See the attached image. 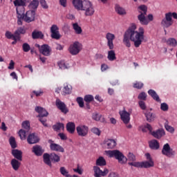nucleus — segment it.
Segmentation results:
<instances>
[{
  "mask_svg": "<svg viewBox=\"0 0 177 177\" xmlns=\"http://www.w3.org/2000/svg\"><path fill=\"white\" fill-rule=\"evenodd\" d=\"M104 145L108 149H114L115 146H117V142L113 139H105L104 141Z\"/></svg>",
  "mask_w": 177,
  "mask_h": 177,
  "instance_id": "nucleus-23",
  "label": "nucleus"
},
{
  "mask_svg": "<svg viewBox=\"0 0 177 177\" xmlns=\"http://www.w3.org/2000/svg\"><path fill=\"white\" fill-rule=\"evenodd\" d=\"M12 155L15 158L18 160L19 161H21L23 158V152L19 149H12Z\"/></svg>",
  "mask_w": 177,
  "mask_h": 177,
  "instance_id": "nucleus-25",
  "label": "nucleus"
},
{
  "mask_svg": "<svg viewBox=\"0 0 177 177\" xmlns=\"http://www.w3.org/2000/svg\"><path fill=\"white\" fill-rule=\"evenodd\" d=\"M93 171H94V176L95 177H102V176H106L107 174H109L108 169H104V171H102L100 169V167L97 166L93 167Z\"/></svg>",
  "mask_w": 177,
  "mask_h": 177,
  "instance_id": "nucleus-13",
  "label": "nucleus"
},
{
  "mask_svg": "<svg viewBox=\"0 0 177 177\" xmlns=\"http://www.w3.org/2000/svg\"><path fill=\"white\" fill-rule=\"evenodd\" d=\"M106 38L107 41V46L109 49H114V39H115V35L113 33L108 32L106 35Z\"/></svg>",
  "mask_w": 177,
  "mask_h": 177,
  "instance_id": "nucleus-12",
  "label": "nucleus"
},
{
  "mask_svg": "<svg viewBox=\"0 0 177 177\" xmlns=\"http://www.w3.org/2000/svg\"><path fill=\"white\" fill-rule=\"evenodd\" d=\"M32 93L35 95V96H41V95H44V91L40 90V91H33Z\"/></svg>",
  "mask_w": 177,
  "mask_h": 177,
  "instance_id": "nucleus-63",
  "label": "nucleus"
},
{
  "mask_svg": "<svg viewBox=\"0 0 177 177\" xmlns=\"http://www.w3.org/2000/svg\"><path fill=\"white\" fill-rule=\"evenodd\" d=\"M107 59L109 60V62H114V60H116L117 57H115V52L113 50V49L108 51Z\"/></svg>",
  "mask_w": 177,
  "mask_h": 177,
  "instance_id": "nucleus-35",
  "label": "nucleus"
},
{
  "mask_svg": "<svg viewBox=\"0 0 177 177\" xmlns=\"http://www.w3.org/2000/svg\"><path fill=\"white\" fill-rule=\"evenodd\" d=\"M145 157L147 160L144 162H130L129 165L136 167V168H151V167H154V161H153L150 153H145Z\"/></svg>",
  "mask_w": 177,
  "mask_h": 177,
  "instance_id": "nucleus-3",
  "label": "nucleus"
},
{
  "mask_svg": "<svg viewBox=\"0 0 177 177\" xmlns=\"http://www.w3.org/2000/svg\"><path fill=\"white\" fill-rule=\"evenodd\" d=\"M138 12L140 15H147V6H146V5H141L138 6Z\"/></svg>",
  "mask_w": 177,
  "mask_h": 177,
  "instance_id": "nucleus-40",
  "label": "nucleus"
},
{
  "mask_svg": "<svg viewBox=\"0 0 177 177\" xmlns=\"http://www.w3.org/2000/svg\"><path fill=\"white\" fill-rule=\"evenodd\" d=\"M72 26L75 34H77L78 35L82 34V28H81V26H78V23H74Z\"/></svg>",
  "mask_w": 177,
  "mask_h": 177,
  "instance_id": "nucleus-39",
  "label": "nucleus"
},
{
  "mask_svg": "<svg viewBox=\"0 0 177 177\" xmlns=\"http://www.w3.org/2000/svg\"><path fill=\"white\" fill-rule=\"evenodd\" d=\"M71 92H73V86H71L68 83L64 84V87L62 91V95L66 96V95H71Z\"/></svg>",
  "mask_w": 177,
  "mask_h": 177,
  "instance_id": "nucleus-21",
  "label": "nucleus"
},
{
  "mask_svg": "<svg viewBox=\"0 0 177 177\" xmlns=\"http://www.w3.org/2000/svg\"><path fill=\"white\" fill-rule=\"evenodd\" d=\"M148 95H149V96L151 97L153 100H156V102H161L160 96H158V94H157V92H156V91L153 89H149L148 91Z\"/></svg>",
  "mask_w": 177,
  "mask_h": 177,
  "instance_id": "nucleus-28",
  "label": "nucleus"
},
{
  "mask_svg": "<svg viewBox=\"0 0 177 177\" xmlns=\"http://www.w3.org/2000/svg\"><path fill=\"white\" fill-rule=\"evenodd\" d=\"M32 151L34 153L35 156L41 157V156L45 153V149H44L41 146L36 145L32 147Z\"/></svg>",
  "mask_w": 177,
  "mask_h": 177,
  "instance_id": "nucleus-17",
  "label": "nucleus"
},
{
  "mask_svg": "<svg viewBox=\"0 0 177 177\" xmlns=\"http://www.w3.org/2000/svg\"><path fill=\"white\" fill-rule=\"evenodd\" d=\"M27 142L29 145H34L39 142V138H38V136L35 133H32L28 136Z\"/></svg>",
  "mask_w": 177,
  "mask_h": 177,
  "instance_id": "nucleus-20",
  "label": "nucleus"
},
{
  "mask_svg": "<svg viewBox=\"0 0 177 177\" xmlns=\"http://www.w3.org/2000/svg\"><path fill=\"white\" fill-rule=\"evenodd\" d=\"M167 45L169 46H172L173 48H176L177 46V41L175 38L170 37L167 40H166Z\"/></svg>",
  "mask_w": 177,
  "mask_h": 177,
  "instance_id": "nucleus-37",
  "label": "nucleus"
},
{
  "mask_svg": "<svg viewBox=\"0 0 177 177\" xmlns=\"http://www.w3.org/2000/svg\"><path fill=\"white\" fill-rule=\"evenodd\" d=\"M110 84H111V85H112V86H115L116 85H120V80L115 79L114 80L111 81Z\"/></svg>",
  "mask_w": 177,
  "mask_h": 177,
  "instance_id": "nucleus-64",
  "label": "nucleus"
},
{
  "mask_svg": "<svg viewBox=\"0 0 177 177\" xmlns=\"http://www.w3.org/2000/svg\"><path fill=\"white\" fill-rule=\"evenodd\" d=\"M138 105L141 110H147V106H146V102H145L144 101L140 100L138 102Z\"/></svg>",
  "mask_w": 177,
  "mask_h": 177,
  "instance_id": "nucleus-54",
  "label": "nucleus"
},
{
  "mask_svg": "<svg viewBox=\"0 0 177 177\" xmlns=\"http://www.w3.org/2000/svg\"><path fill=\"white\" fill-rule=\"evenodd\" d=\"M43 161L46 165L48 167H52L53 162H59L60 161V156L56 153H45L43 155Z\"/></svg>",
  "mask_w": 177,
  "mask_h": 177,
  "instance_id": "nucleus-5",
  "label": "nucleus"
},
{
  "mask_svg": "<svg viewBox=\"0 0 177 177\" xmlns=\"http://www.w3.org/2000/svg\"><path fill=\"white\" fill-rule=\"evenodd\" d=\"M82 10H84L85 16L87 17L95 15V7H93V4L89 1H83V8Z\"/></svg>",
  "mask_w": 177,
  "mask_h": 177,
  "instance_id": "nucleus-7",
  "label": "nucleus"
},
{
  "mask_svg": "<svg viewBox=\"0 0 177 177\" xmlns=\"http://www.w3.org/2000/svg\"><path fill=\"white\" fill-rule=\"evenodd\" d=\"M58 66L61 70H66V68H70V64L66 62L64 60H61L57 62Z\"/></svg>",
  "mask_w": 177,
  "mask_h": 177,
  "instance_id": "nucleus-34",
  "label": "nucleus"
},
{
  "mask_svg": "<svg viewBox=\"0 0 177 177\" xmlns=\"http://www.w3.org/2000/svg\"><path fill=\"white\" fill-rule=\"evenodd\" d=\"M55 104L57 109H59V110L62 111V113H64V114H67L68 109H67V106H66V104H64V102H62V100L59 99H57Z\"/></svg>",
  "mask_w": 177,
  "mask_h": 177,
  "instance_id": "nucleus-15",
  "label": "nucleus"
},
{
  "mask_svg": "<svg viewBox=\"0 0 177 177\" xmlns=\"http://www.w3.org/2000/svg\"><path fill=\"white\" fill-rule=\"evenodd\" d=\"M76 131L78 136L85 138L89 133V127L85 124H80L76 127Z\"/></svg>",
  "mask_w": 177,
  "mask_h": 177,
  "instance_id": "nucleus-9",
  "label": "nucleus"
},
{
  "mask_svg": "<svg viewBox=\"0 0 177 177\" xmlns=\"http://www.w3.org/2000/svg\"><path fill=\"white\" fill-rule=\"evenodd\" d=\"M21 165V163L16 159H12L11 160V165L15 171H18L19 168H20Z\"/></svg>",
  "mask_w": 177,
  "mask_h": 177,
  "instance_id": "nucleus-36",
  "label": "nucleus"
},
{
  "mask_svg": "<svg viewBox=\"0 0 177 177\" xmlns=\"http://www.w3.org/2000/svg\"><path fill=\"white\" fill-rule=\"evenodd\" d=\"M91 132L94 133V135H96L97 136H100V134L102 133V131L99 128L97 127H93L91 129Z\"/></svg>",
  "mask_w": 177,
  "mask_h": 177,
  "instance_id": "nucleus-50",
  "label": "nucleus"
},
{
  "mask_svg": "<svg viewBox=\"0 0 177 177\" xmlns=\"http://www.w3.org/2000/svg\"><path fill=\"white\" fill-rule=\"evenodd\" d=\"M172 17L177 20V13L170 12L165 14V17L161 21V24L164 28H168L174 24Z\"/></svg>",
  "mask_w": 177,
  "mask_h": 177,
  "instance_id": "nucleus-6",
  "label": "nucleus"
},
{
  "mask_svg": "<svg viewBox=\"0 0 177 177\" xmlns=\"http://www.w3.org/2000/svg\"><path fill=\"white\" fill-rule=\"evenodd\" d=\"M35 112L38 113V116L37 117H48L49 115V113L46 111V109H44L41 106H36L35 109Z\"/></svg>",
  "mask_w": 177,
  "mask_h": 177,
  "instance_id": "nucleus-19",
  "label": "nucleus"
},
{
  "mask_svg": "<svg viewBox=\"0 0 177 177\" xmlns=\"http://www.w3.org/2000/svg\"><path fill=\"white\" fill-rule=\"evenodd\" d=\"M59 172L61 175H63V176L72 177L71 175L68 174V171H67V169L64 167H61L59 168Z\"/></svg>",
  "mask_w": 177,
  "mask_h": 177,
  "instance_id": "nucleus-44",
  "label": "nucleus"
},
{
  "mask_svg": "<svg viewBox=\"0 0 177 177\" xmlns=\"http://www.w3.org/2000/svg\"><path fill=\"white\" fill-rule=\"evenodd\" d=\"M18 133L21 140H26V138L27 137V133H28V131L21 129L19 131Z\"/></svg>",
  "mask_w": 177,
  "mask_h": 177,
  "instance_id": "nucleus-41",
  "label": "nucleus"
},
{
  "mask_svg": "<svg viewBox=\"0 0 177 177\" xmlns=\"http://www.w3.org/2000/svg\"><path fill=\"white\" fill-rule=\"evenodd\" d=\"M15 6H16L17 16V8H19V12L21 10V8L26 6V0H15L13 2Z\"/></svg>",
  "mask_w": 177,
  "mask_h": 177,
  "instance_id": "nucleus-24",
  "label": "nucleus"
},
{
  "mask_svg": "<svg viewBox=\"0 0 177 177\" xmlns=\"http://www.w3.org/2000/svg\"><path fill=\"white\" fill-rule=\"evenodd\" d=\"M147 98V94H146V93L145 92L140 93L138 96V99L142 101L146 100Z\"/></svg>",
  "mask_w": 177,
  "mask_h": 177,
  "instance_id": "nucleus-53",
  "label": "nucleus"
},
{
  "mask_svg": "<svg viewBox=\"0 0 177 177\" xmlns=\"http://www.w3.org/2000/svg\"><path fill=\"white\" fill-rule=\"evenodd\" d=\"M39 5V1H38V0H33L29 4V8H30V9H37V8H38Z\"/></svg>",
  "mask_w": 177,
  "mask_h": 177,
  "instance_id": "nucleus-46",
  "label": "nucleus"
},
{
  "mask_svg": "<svg viewBox=\"0 0 177 177\" xmlns=\"http://www.w3.org/2000/svg\"><path fill=\"white\" fill-rule=\"evenodd\" d=\"M44 117H46V116H39V121L41 122L44 127H48V124H46V118H45Z\"/></svg>",
  "mask_w": 177,
  "mask_h": 177,
  "instance_id": "nucleus-56",
  "label": "nucleus"
},
{
  "mask_svg": "<svg viewBox=\"0 0 177 177\" xmlns=\"http://www.w3.org/2000/svg\"><path fill=\"white\" fill-rule=\"evenodd\" d=\"M115 10L118 15H120V16H125V15H127V10L118 4L115 5Z\"/></svg>",
  "mask_w": 177,
  "mask_h": 177,
  "instance_id": "nucleus-27",
  "label": "nucleus"
},
{
  "mask_svg": "<svg viewBox=\"0 0 177 177\" xmlns=\"http://www.w3.org/2000/svg\"><path fill=\"white\" fill-rule=\"evenodd\" d=\"M40 5H41V8H43V9H48V8H49L48 4L46 3V1H45V0H41L40 1Z\"/></svg>",
  "mask_w": 177,
  "mask_h": 177,
  "instance_id": "nucleus-60",
  "label": "nucleus"
},
{
  "mask_svg": "<svg viewBox=\"0 0 177 177\" xmlns=\"http://www.w3.org/2000/svg\"><path fill=\"white\" fill-rule=\"evenodd\" d=\"M17 8V24L18 26L23 25V20L26 21V23H31V21H34L35 20V12L34 10H28L26 14V9L24 8Z\"/></svg>",
  "mask_w": 177,
  "mask_h": 177,
  "instance_id": "nucleus-2",
  "label": "nucleus"
},
{
  "mask_svg": "<svg viewBox=\"0 0 177 177\" xmlns=\"http://www.w3.org/2000/svg\"><path fill=\"white\" fill-rule=\"evenodd\" d=\"M120 115L124 124H129V121H131V113H129L127 111L123 110L122 111H120Z\"/></svg>",
  "mask_w": 177,
  "mask_h": 177,
  "instance_id": "nucleus-16",
  "label": "nucleus"
},
{
  "mask_svg": "<svg viewBox=\"0 0 177 177\" xmlns=\"http://www.w3.org/2000/svg\"><path fill=\"white\" fill-rule=\"evenodd\" d=\"M48 143L50 145V149L52 151H59V153H64V148L60 146V145L55 143L52 140H48Z\"/></svg>",
  "mask_w": 177,
  "mask_h": 177,
  "instance_id": "nucleus-11",
  "label": "nucleus"
},
{
  "mask_svg": "<svg viewBox=\"0 0 177 177\" xmlns=\"http://www.w3.org/2000/svg\"><path fill=\"white\" fill-rule=\"evenodd\" d=\"M84 100L86 103H91L93 100V96L92 95H87L84 97Z\"/></svg>",
  "mask_w": 177,
  "mask_h": 177,
  "instance_id": "nucleus-57",
  "label": "nucleus"
},
{
  "mask_svg": "<svg viewBox=\"0 0 177 177\" xmlns=\"http://www.w3.org/2000/svg\"><path fill=\"white\" fill-rule=\"evenodd\" d=\"M82 49V44L79 41H75L73 44H71L68 48L71 55H78L79 52H81Z\"/></svg>",
  "mask_w": 177,
  "mask_h": 177,
  "instance_id": "nucleus-8",
  "label": "nucleus"
},
{
  "mask_svg": "<svg viewBox=\"0 0 177 177\" xmlns=\"http://www.w3.org/2000/svg\"><path fill=\"white\" fill-rule=\"evenodd\" d=\"M54 131H60V129H64V124L62 123H57L53 126Z\"/></svg>",
  "mask_w": 177,
  "mask_h": 177,
  "instance_id": "nucleus-48",
  "label": "nucleus"
},
{
  "mask_svg": "<svg viewBox=\"0 0 177 177\" xmlns=\"http://www.w3.org/2000/svg\"><path fill=\"white\" fill-rule=\"evenodd\" d=\"M50 46H49L48 44H43L39 48L40 53H41V55L44 56H50Z\"/></svg>",
  "mask_w": 177,
  "mask_h": 177,
  "instance_id": "nucleus-18",
  "label": "nucleus"
},
{
  "mask_svg": "<svg viewBox=\"0 0 177 177\" xmlns=\"http://www.w3.org/2000/svg\"><path fill=\"white\" fill-rule=\"evenodd\" d=\"M106 156L110 158H115L120 164H127L128 159L119 150L106 151Z\"/></svg>",
  "mask_w": 177,
  "mask_h": 177,
  "instance_id": "nucleus-4",
  "label": "nucleus"
},
{
  "mask_svg": "<svg viewBox=\"0 0 177 177\" xmlns=\"http://www.w3.org/2000/svg\"><path fill=\"white\" fill-rule=\"evenodd\" d=\"M162 154H163V156H166V157L171 158L175 157V154H176V153L175 151H174V149H172V148H171L169 144L166 143L163 145L162 149Z\"/></svg>",
  "mask_w": 177,
  "mask_h": 177,
  "instance_id": "nucleus-10",
  "label": "nucleus"
},
{
  "mask_svg": "<svg viewBox=\"0 0 177 177\" xmlns=\"http://www.w3.org/2000/svg\"><path fill=\"white\" fill-rule=\"evenodd\" d=\"M141 129L142 132H147V131H149L150 133L153 132V127H151V124L148 123L142 125L141 127Z\"/></svg>",
  "mask_w": 177,
  "mask_h": 177,
  "instance_id": "nucleus-38",
  "label": "nucleus"
},
{
  "mask_svg": "<svg viewBox=\"0 0 177 177\" xmlns=\"http://www.w3.org/2000/svg\"><path fill=\"white\" fill-rule=\"evenodd\" d=\"M66 130L69 133H74L75 132V123L69 122L66 124Z\"/></svg>",
  "mask_w": 177,
  "mask_h": 177,
  "instance_id": "nucleus-33",
  "label": "nucleus"
},
{
  "mask_svg": "<svg viewBox=\"0 0 177 177\" xmlns=\"http://www.w3.org/2000/svg\"><path fill=\"white\" fill-rule=\"evenodd\" d=\"M73 4L77 10H82L84 8V1L81 0H73Z\"/></svg>",
  "mask_w": 177,
  "mask_h": 177,
  "instance_id": "nucleus-30",
  "label": "nucleus"
},
{
  "mask_svg": "<svg viewBox=\"0 0 177 177\" xmlns=\"http://www.w3.org/2000/svg\"><path fill=\"white\" fill-rule=\"evenodd\" d=\"M128 161H133V162H135V160H136V157L133 153L129 152L127 155V158Z\"/></svg>",
  "mask_w": 177,
  "mask_h": 177,
  "instance_id": "nucleus-51",
  "label": "nucleus"
},
{
  "mask_svg": "<svg viewBox=\"0 0 177 177\" xmlns=\"http://www.w3.org/2000/svg\"><path fill=\"white\" fill-rule=\"evenodd\" d=\"M51 37L53 39H60V33L59 32V27L57 25H53L50 28Z\"/></svg>",
  "mask_w": 177,
  "mask_h": 177,
  "instance_id": "nucleus-14",
  "label": "nucleus"
},
{
  "mask_svg": "<svg viewBox=\"0 0 177 177\" xmlns=\"http://www.w3.org/2000/svg\"><path fill=\"white\" fill-rule=\"evenodd\" d=\"M22 49L25 53L30 52V50H31V46H30V44H28V43H24L22 44Z\"/></svg>",
  "mask_w": 177,
  "mask_h": 177,
  "instance_id": "nucleus-49",
  "label": "nucleus"
},
{
  "mask_svg": "<svg viewBox=\"0 0 177 177\" xmlns=\"http://www.w3.org/2000/svg\"><path fill=\"white\" fill-rule=\"evenodd\" d=\"M169 109V106H168V104L163 102L160 104V110L162 111H168Z\"/></svg>",
  "mask_w": 177,
  "mask_h": 177,
  "instance_id": "nucleus-52",
  "label": "nucleus"
},
{
  "mask_svg": "<svg viewBox=\"0 0 177 177\" xmlns=\"http://www.w3.org/2000/svg\"><path fill=\"white\" fill-rule=\"evenodd\" d=\"M96 165L103 167L106 165V160L102 156L99 157L96 160Z\"/></svg>",
  "mask_w": 177,
  "mask_h": 177,
  "instance_id": "nucleus-43",
  "label": "nucleus"
},
{
  "mask_svg": "<svg viewBox=\"0 0 177 177\" xmlns=\"http://www.w3.org/2000/svg\"><path fill=\"white\" fill-rule=\"evenodd\" d=\"M138 19L142 26H147V24H149V19L146 18V14L138 15Z\"/></svg>",
  "mask_w": 177,
  "mask_h": 177,
  "instance_id": "nucleus-26",
  "label": "nucleus"
},
{
  "mask_svg": "<svg viewBox=\"0 0 177 177\" xmlns=\"http://www.w3.org/2000/svg\"><path fill=\"white\" fill-rule=\"evenodd\" d=\"M32 39H44V33L41 31L34 30L32 32Z\"/></svg>",
  "mask_w": 177,
  "mask_h": 177,
  "instance_id": "nucleus-32",
  "label": "nucleus"
},
{
  "mask_svg": "<svg viewBox=\"0 0 177 177\" xmlns=\"http://www.w3.org/2000/svg\"><path fill=\"white\" fill-rule=\"evenodd\" d=\"M9 143L12 149H16V147H17V144L16 143V139L15 138V137L11 136L9 138Z\"/></svg>",
  "mask_w": 177,
  "mask_h": 177,
  "instance_id": "nucleus-45",
  "label": "nucleus"
},
{
  "mask_svg": "<svg viewBox=\"0 0 177 177\" xmlns=\"http://www.w3.org/2000/svg\"><path fill=\"white\" fill-rule=\"evenodd\" d=\"M26 28L19 27L15 31L14 34L20 37V35L26 34Z\"/></svg>",
  "mask_w": 177,
  "mask_h": 177,
  "instance_id": "nucleus-42",
  "label": "nucleus"
},
{
  "mask_svg": "<svg viewBox=\"0 0 177 177\" xmlns=\"http://www.w3.org/2000/svg\"><path fill=\"white\" fill-rule=\"evenodd\" d=\"M92 118L95 121H100V115H99L97 113H93Z\"/></svg>",
  "mask_w": 177,
  "mask_h": 177,
  "instance_id": "nucleus-61",
  "label": "nucleus"
},
{
  "mask_svg": "<svg viewBox=\"0 0 177 177\" xmlns=\"http://www.w3.org/2000/svg\"><path fill=\"white\" fill-rule=\"evenodd\" d=\"M149 145L151 150H158L160 149V142L157 140H151L149 142Z\"/></svg>",
  "mask_w": 177,
  "mask_h": 177,
  "instance_id": "nucleus-29",
  "label": "nucleus"
},
{
  "mask_svg": "<svg viewBox=\"0 0 177 177\" xmlns=\"http://www.w3.org/2000/svg\"><path fill=\"white\" fill-rule=\"evenodd\" d=\"M76 100H77L80 107H81V108L84 107V98L79 97L77 98Z\"/></svg>",
  "mask_w": 177,
  "mask_h": 177,
  "instance_id": "nucleus-59",
  "label": "nucleus"
},
{
  "mask_svg": "<svg viewBox=\"0 0 177 177\" xmlns=\"http://www.w3.org/2000/svg\"><path fill=\"white\" fill-rule=\"evenodd\" d=\"M5 35H6V37H7L8 39H12L13 35H15L11 33L10 31H6Z\"/></svg>",
  "mask_w": 177,
  "mask_h": 177,
  "instance_id": "nucleus-62",
  "label": "nucleus"
},
{
  "mask_svg": "<svg viewBox=\"0 0 177 177\" xmlns=\"http://www.w3.org/2000/svg\"><path fill=\"white\" fill-rule=\"evenodd\" d=\"M165 128L166 130L168 131V132H170L171 133H174V132H175V129H174V127H172L171 126L165 124Z\"/></svg>",
  "mask_w": 177,
  "mask_h": 177,
  "instance_id": "nucleus-58",
  "label": "nucleus"
},
{
  "mask_svg": "<svg viewBox=\"0 0 177 177\" xmlns=\"http://www.w3.org/2000/svg\"><path fill=\"white\" fill-rule=\"evenodd\" d=\"M131 41L135 48H139L145 41V28L140 27L136 30V25L132 24L123 35L122 42L126 48H131Z\"/></svg>",
  "mask_w": 177,
  "mask_h": 177,
  "instance_id": "nucleus-1",
  "label": "nucleus"
},
{
  "mask_svg": "<svg viewBox=\"0 0 177 177\" xmlns=\"http://www.w3.org/2000/svg\"><path fill=\"white\" fill-rule=\"evenodd\" d=\"M151 135L156 138V139H161L162 136L165 135V131L162 129H159L156 131H153L151 133Z\"/></svg>",
  "mask_w": 177,
  "mask_h": 177,
  "instance_id": "nucleus-22",
  "label": "nucleus"
},
{
  "mask_svg": "<svg viewBox=\"0 0 177 177\" xmlns=\"http://www.w3.org/2000/svg\"><path fill=\"white\" fill-rule=\"evenodd\" d=\"M144 114L148 122H153V121L156 120V115L149 111H147L145 113H144Z\"/></svg>",
  "mask_w": 177,
  "mask_h": 177,
  "instance_id": "nucleus-31",
  "label": "nucleus"
},
{
  "mask_svg": "<svg viewBox=\"0 0 177 177\" xmlns=\"http://www.w3.org/2000/svg\"><path fill=\"white\" fill-rule=\"evenodd\" d=\"M143 83L140 82H136L133 84V88H136V89H142L143 88Z\"/></svg>",
  "mask_w": 177,
  "mask_h": 177,
  "instance_id": "nucleus-55",
  "label": "nucleus"
},
{
  "mask_svg": "<svg viewBox=\"0 0 177 177\" xmlns=\"http://www.w3.org/2000/svg\"><path fill=\"white\" fill-rule=\"evenodd\" d=\"M21 126H22V128H24V129H26V131H27V132L30 131V121L28 120L24 121L21 124Z\"/></svg>",
  "mask_w": 177,
  "mask_h": 177,
  "instance_id": "nucleus-47",
  "label": "nucleus"
}]
</instances>
